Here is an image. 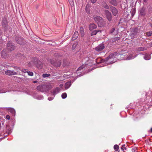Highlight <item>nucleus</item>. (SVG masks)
<instances>
[{
	"instance_id": "16",
	"label": "nucleus",
	"mask_w": 152,
	"mask_h": 152,
	"mask_svg": "<svg viewBox=\"0 0 152 152\" xmlns=\"http://www.w3.org/2000/svg\"><path fill=\"white\" fill-rule=\"evenodd\" d=\"M102 6L104 9L107 10H109L110 9V6H109L105 2H102Z\"/></svg>"
},
{
	"instance_id": "21",
	"label": "nucleus",
	"mask_w": 152,
	"mask_h": 152,
	"mask_svg": "<svg viewBox=\"0 0 152 152\" xmlns=\"http://www.w3.org/2000/svg\"><path fill=\"white\" fill-rule=\"evenodd\" d=\"M80 33L81 37H83L84 36L85 33L83 28L82 26H81L80 29Z\"/></svg>"
},
{
	"instance_id": "64",
	"label": "nucleus",
	"mask_w": 152,
	"mask_h": 152,
	"mask_svg": "<svg viewBox=\"0 0 152 152\" xmlns=\"http://www.w3.org/2000/svg\"><path fill=\"white\" fill-rule=\"evenodd\" d=\"M62 85H63V84H61L60 85V86H62Z\"/></svg>"
},
{
	"instance_id": "33",
	"label": "nucleus",
	"mask_w": 152,
	"mask_h": 152,
	"mask_svg": "<svg viewBox=\"0 0 152 152\" xmlns=\"http://www.w3.org/2000/svg\"><path fill=\"white\" fill-rule=\"evenodd\" d=\"M146 34L148 36H151L152 34V31L147 32L146 33Z\"/></svg>"
},
{
	"instance_id": "1",
	"label": "nucleus",
	"mask_w": 152,
	"mask_h": 152,
	"mask_svg": "<svg viewBox=\"0 0 152 152\" xmlns=\"http://www.w3.org/2000/svg\"><path fill=\"white\" fill-rule=\"evenodd\" d=\"M51 88L50 85H41L37 87V89L41 92H44L48 91Z\"/></svg>"
},
{
	"instance_id": "44",
	"label": "nucleus",
	"mask_w": 152,
	"mask_h": 152,
	"mask_svg": "<svg viewBox=\"0 0 152 152\" xmlns=\"http://www.w3.org/2000/svg\"><path fill=\"white\" fill-rule=\"evenodd\" d=\"M6 118L8 120H10V116L9 115H7L6 116Z\"/></svg>"
},
{
	"instance_id": "8",
	"label": "nucleus",
	"mask_w": 152,
	"mask_h": 152,
	"mask_svg": "<svg viewBox=\"0 0 152 152\" xmlns=\"http://www.w3.org/2000/svg\"><path fill=\"white\" fill-rule=\"evenodd\" d=\"M104 12L106 18L109 22H111L112 20V15L111 12L106 10H104Z\"/></svg>"
},
{
	"instance_id": "30",
	"label": "nucleus",
	"mask_w": 152,
	"mask_h": 152,
	"mask_svg": "<svg viewBox=\"0 0 152 152\" xmlns=\"http://www.w3.org/2000/svg\"><path fill=\"white\" fill-rule=\"evenodd\" d=\"M134 33L135 34H136L138 32V28H134L132 30Z\"/></svg>"
},
{
	"instance_id": "26",
	"label": "nucleus",
	"mask_w": 152,
	"mask_h": 152,
	"mask_svg": "<svg viewBox=\"0 0 152 152\" xmlns=\"http://www.w3.org/2000/svg\"><path fill=\"white\" fill-rule=\"evenodd\" d=\"M50 74H43L42 75V76L43 78H45L46 77H48L50 76Z\"/></svg>"
},
{
	"instance_id": "38",
	"label": "nucleus",
	"mask_w": 152,
	"mask_h": 152,
	"mask_svg": "<svg viewBox=\"0 0 152 152\" xmlns=\"http://www.w3.org/2000/svg\"><path fill=\"white\" fill-rule=\"evenodd\" d=\"M28 75L30 76H32L33 75V72H28Z\"/></svg>"
},
{
	"instance_id": "46",
	"label": "nucleus",
	"mask_w": 152,
	"mask_h": 152,
	"mask_svg": "<svg viewBox=\"0 0 152 152\" xmlns=\"http://www.w3.org/2000/svg\"><path fill=\"white\" fill-rule=\"evenodd\" d=\"M16 70L18 72V70H20V68L18 67H16L15 68Z\"/></svg>"
},
{
	"instance_id": "62",
	"label": "nucleus",
	"mask_w": 152,
	"mask_h": 152,
	"mask_svg": "<svg viewBox=\"0 0 152 152\" xmlns=\"http://www.w3.org/2000/svg\"><path fill=\"white\" fill-rule=\"evenodd\" d=\"M1 31H0V35L1 34Z\"/></svg>"
},
{
	"instance_id": "63",
	"label": "nucleus",
	"mask_w": 152,
	"mask_h": 152,
	"mask_svg": "<svg viewBox=\"0 0 152 152\" xmlns=\"http://www.w3.org/2000/svg\"><path fill=\"white\" fill-rule=\"evenodd\" d=\"M114 63V62H110L109 63H110V64H112V63Z\"/></svg>"
},
{
	"instance_id": "41",
	"label": "nucleus",
	"mask_w": 152,
	"mask_h": 152,
	"mask_svg": "<svg viewBox=\"0 0 152 152\" xmlns=\"http://www.w3.org/2000/svg\"><path fill=\"white\" fill-rule=\"evenodd\" d=\"M110 59V58L109 57V56H108L107 57L104 59V61H108Z\"/></svg>"
},
{
	"instance_id": "13",
	"label": "nucleus",
	"mask_w": 152,
	"mask_h": 152,
	"mask_svg": "<svg viewBox=\"0 0 152 152\" xmlns=\"http://www.w3.org/2000/svg\"><path fill=\"white\" fill-rule=\"evenodd\" d=\"M97 27V26L94 23H90L88 25L89 29L91 31L93 30V29H96Z\"/></svg>"
},
{
	"instance_id": "40",
	"label": "nucleus",
	"mask_w": 152,
	"mask_h": 152,
	"mask_svg": "<svg viewBox=\"0 0 152 152\" xmlns=\"http://www.w3.org/2000/svg\"><path fill=\"white\" fill-rule=\"evenodd\" d=\"M105 61H104V59H102L100 60V61L98 63V62H97V63L98 64H99L101 63L104 62Z\"/></svg>"
},
{
	"instance_id": "3",
	"label": "nucleus",
	"mask_w": 152,
	"mask_h": 152,
	"mask_svg": "<svg viewBox=\"0 0 152 152\" xmlns=\"http://www.w3.org/2000/svg\"><path fill=\"white\" fill-rule=\"evenodd\" d=\"M94 19L96 23H97L99 27H103L105 24L104 19L99 16H97L94 17Z\"/></svg>"
},
{
	"instance_id": "51",
	"label": "nucleus",
	"mask_w": 152,
	"mask_h": 152,
	"mask_svg": "<svg viewBox=\"0 0 152 152\" xmlns=\"http://www.w3.org/2000/svg\"><path fill=\"white\" fill-rule=\"evenodd\" d=\"M81 75V74H80V75H77V77H80V76H81L82 75Z\"/></svg>"
},
{
	"instance_id": "24",
	"label": "nucleus",
	"mask_w": 152,
	"mask_h": 152,
	"mask_svg": "<svg viewBox=\"0 0 152 152\" xmlns=\"http://www.w3.org/2000/svg\"><path fill=\"white\" fill-rule=\"evenodd\" d=\"M9 111L10 113H12V114H14V115L15 114V110L12 108H10L9 109Z\"/></svg>"
},
{
	"instance_id": "6",
	"label": "nucleus",
	"mask_w": 152,
	"mask_h": 152,
	"mask_svg": "<svg viewBox=\"0 0 152 152\" xmlns=\"http://www.w3.org/2000/svg\"><path fill=\"white\" fill-rule=\"evenodd\" d=\"M2 25V27L4 31H6L8 28V26L7 18L5 17L3 18Z\"/></svg>"
},
{
	"instance_id": "34",
	"label": "nucleus",
	"mask_w": 152,
	"mask_h": 152,
	"mask_svg": "<svg viewBox=\"0 0 152 152\" xmlns=\"http://www.w3.org/2000/svg\"><path fill=\"white\" fill-rule=\"evenodd\" d=\"M32 64H33V61L29 62L28 64V66L29 67H31L33 66Z\"/></svg>"
},
{
	"instance_id": "2",
	"label": "nucleus",
	"mask_w": 152,
	"mask_h": 152,
	"mask_svg": "<svg viewBox=\"0 0 152 152\" xmlns=\"http://www.w3.org/2000/svg\"><path fill=\"white\" fill-rule=\"evenodd\" d=\"M14 41L18 44L22 46L25 45L27 43L26 40L20 36L15 37Z\"/></svg>"
},
{
	"instance_id": "9",
	"label": "nucleus",
	"mask_w": 152,
	"mask_h": 152,
	"mask_svg": "<svg viewBox=\"0 0 152 152\" xmlns=\"http://www.w3.org/2000/svg\"><path fill=\"white\" fill-rule=\"evenodd\" d=\"M9 52L7 49H4L1 53V56L3 58H8L9 56Z\"/></svg>"
},
{
	"instance_id": "39",
	"label": "nucleus",
	"mask_w": 152,
	"mask_h": 152,
	"mask_svg": "<svg viewBox=\"0 0 152 152\" xmlns=\"http://www.w3.org/2000/svg\"><path fill=\"white\" fill-rule=\"evenodd\" d=\"M115 30V29L114 28H112L110 30V33L111 34H112L113 33V32H114V31Z\"/></svg>"
},
{
	"instance_id": "61",
	"label": "nucleus",
	"mask_w": 152,
	"mask_h": 152,
	"mask_svg": "<svg viewBox=\"0 0 152 152\" xmlns=\"http://www.w3.org/2000/svg\"><path fill=\"white\" fill-rule=\"evenodd\" d=\"M150 25L151 26V27H152V23H151L150 24Z\"/></svg>"
},
{
	"instance_id": "59",
	"label": "nucleus",
	"mask_w": 152,
	"mask_h": 152,
	"mask_svg": "<svg viewBox=\"0 0 152 152\" xmlns=\"http://www.w3.org/2000/svg\"><path fill=\"white\" fill-rule=\"evenodd\" d=\"M124 150H126V148L125 147H124Z\"/></svg>"
},
{
	"instance_id": "5",
	"label": "nucleus",
	"mask_w": 152,
	"mask_h": 152,
	"mask_svg": "<svg viewBox=\"0 0 152 152\" xmlns=\"http://www.w3.org/2000/svg\"><path fill=\"white\" fill-rule=\"evenodd\" d=\"M15 48V46L12 43L11 41H9L7 45V50L10 52L14 50Z\"/></svg>"
},
{
	"instance_id": "7",
	"label": "nucleus",
	"mask_w": 152,
	"mask_h": 152,
	"mask_svg": "<svg viewBox=\"0 0 152 152\" xmlns=\"http://www.w3.org/2000/svg\"><path fill=\"white\" fill-rule=\"evenodd\" d=\"M33 63L39 69H42L43 67V64L42 62L37 58L34 59L33 61Z\"/></svg>"
},
{
	"instance_id": "50",
	"label": "nucleus",
	"mask_w": 152,
	"mask_h": 152,
	"mask_svg": "<svg viewBox=\"0 0 152 152\" xmlns=\"http://www.w3.org/2000/svg\"><path fill=\"white\" fill-rule=\"evenodd\" d=\"M37 82V81H36V80H35V81H33V83H36Z\"/></svg>"
},
{
	"instance_id": "20",
	"label": "nucleus",
	"mask_w": 152,
	"mask_h": 152,
	"mask_svg": "<svg viewBox=\"0 0 152 152\" xmlns=\"http://www.w3.org/2000/svg\"><path fill=\"white\" fill-rule=\"evenodd\" d=\"M71 81L66 82L65 84V88L66 89H68L71 86Z\"/></svg>"
},
{
	"instance_id": "31",
	"label": "nucleus",
	"mask_w": 152,
	"mask_h": 152,
	"mask_svg": "<svg viewBox=\"0 0 152 152\" xmlns=\"http://www.w3.org/2000/svg\"><path fill=\"white\" fill-rule=\"evenodd\" d=\"M47 41H49V42H51L53 44H50V43H49L48 44L50 45H51L53 46H55L56 45V44L55 43V42L52 40H48Z\"/></svg>"
},
{
	"instance_id": "15",
	"label": "nucleus",
	"mask_w": 152,
	"mask_h": 152,
	"mask_svg": "<svg viewBox=\"0 0 152 152\" xmlns=\"http://www.w3.org/2000/svg\"><path fill=\"white\" fill-rule=\"evenodd\" d=\"M60 89L58 87H56L53 91H51V92L53 95L55 96L56 95L59 93L60 91Z\"/></svg>"
},
{
	"instance_id": "55",
	"label": "nucleus",
	"mask_w": 152,
	"mask_h": 152,
	"mask_svg": "<svg viewBox=\"0 0 152 152\" xmlns=\"http://www.w3.org/2000/svg\"><path fill=\"white\" fill-rule=\"evenodd\" d=\"M143 1L144 2H146L147 1V0H143Z\"/></svg>"
},
{
	"instance_id": "58",
	"label": "nucleus",
	"mask_w": 152,
	"mask_h": 152,
	"mask_svg": "<svg viewBox=\"0 0 152 152\" xmlns=\"http://www.w3.org/2000/svg\"><path fill=\"white\" fill-rule=\"evenodd\" d=\"M134 11V10H133L132 11V15L133 16L134 15V14L133 13V11Z\"/></svg>"
},
{
	"instance_id": "19",
	"label": "nucleus",
	"mask_w": 152,
	"mask_h": 152,
	"mask_svg": "<svg viewBox=\"0 0 152 152\" xmlns=\"http://www.w3.org/2000/svg\"><path fill=\"white\" fill-rule=\"evenodd\" d=\"M6 129L7 130L6 133L8 134H9L11 132V129L10 126L8 124L6 125Z\"/></svg>"
},
{
	"instance_id": "28",
	"label": "nucleus",
	"mask_w": 152,
	"mask_h": 152,
	"mask_svg": "<svg viewBox=\"0 0 152 152\" xmlns=\"http://www.w3.org/2000/svg\"><path fill=\"white\" fill-rule=\"evenodd\" d=\"M97 33L96 30L93 31L90 34L91 36H92L96 35Z\"/></svg>"
},
{
	"instance_id": "17",
	"label": "nucleus",
	"mask_w": 152,
	"mask_h": 152,
	"mask_svg": "<svg viewBox=\"0 0 152 152\" xmlns=\"http://www.w3.org/2000/svg\"><path fill=\"white\" fill-rule=\"evenodd\" d=\"M109 2L112 5L116 6L118 4L116 0H108Z\"/></svg>"
},
{
	"instance_id": "14",
	"label": "nucleus",
	"mask_w": 152,
	"mask_h": 152,
	"mask_svg": "<svg viewBox=\"0 0 152 152\" xmlns=\"http://www.w3.org/2000/svg\"><path fill=\"white\" fill-rule=\"evenodd\" d=\"M5 73L8 75H17V73L14 71L8 70L5 71Z\"/></svg>"
},
{
	"instance_id": "49",
	"label": "nucleus",
	"mask_w": 152,
	"mask_h": 152,
	"mask_svg": "<svg viewBox=\"0 0 152 152\" xmlns=\"http://www.w3.org/2000/svg\"><path fill=\"white\" fill-rule=\"evenodd\" d=\"M27 69H24L23 70V72H26L27 71Z\"/></svg>"
},
{
	"instance_id": "45",
	"label": "nucleus",
	"mask_w": 152,
	"mask_h": 152,
	"mask_svg": "<svg viewBox=\"0 0 152 152\" xmlns=\"http://www.w3.org/2000/svg\"><path fill=\"white\" fill-rule=\"evenodd\" d=\"M91 1L93 4L95 3L96 1L97 0H90Z\"/></svg>"
},
{
	"instance_id": "36",
	"label": "nucleus",
	"mask_w": 152,
	"mask_h": 152,
	"mask_svg": "<svg viewBox=\"0 0 152 152\" xmlns=\"http://www.w3.org/2000/svg\"><path fill=\"white\" fill-rule=\"evenodd\" d=\"M133 56L132 55H130L129 56H128L127 58L128 60H130L133 58Z\"/></svg>"
},
{
	"instance_id": "25",
	"label": "nucleus",
	"mask_w": 152,
	"mask_h": 152,
	"mask_svg": "<svg viewBox=\"0 0 152 152\" xmlns=\"http://www.w3.org/2000/svg\"><path fill=\"white\" fill-rule=\"evenodd\" d=\"M78 44V43L77 42H76L74 44L72 45V50H74L75 49L77 45Z\"/></svg>"
},
{
	"instance_id": "53",
	"label": "nucleus",
	"mask_w": 152,
	"mask_h": 152,
	"mask_svg": "<svg viewBox=\"0 0 152 152\" xmlns=\"http://www.w3.org/2000/svg\"><path fill=\"white\" fill-rule=\"evenodd\" d=\"M121 150L123 151H124V148L122 147L121 148Z\"/></svg>"
},
{
	"instance_id": "29",
	"label": "nucleus",
	"mask_w": 152,
	"mask_h": 152,
	"mask_svg": "<svg viewBox=\"0 0 152 152\" xmlns=\"http://www.w3.org/2000/svg\"><path fill=\"white\" fill-rule=\"evenodd\" d=\"M74 37H75V38H77L78 36V33L77 31L75 32L74 34L73 35Z\"/></svg>"
},
{
	"instance_id": "35",
	"label": "nucleus",
	"mask_w": 152,
	"mask_h": 152,
	"mask_svg": "<svg viewBox=\"0 0 152 152\" xmlns=\"http://www.w3.org/2000/svg\"><path fill=\"white\" fill-rule=\"evenodd\" d=\"M85 10L86 12L88 14L90 13V11L88 8H87L86 7Z\"/></svg>"
},
{
	"instance_id": "10",
	"label": "nucleus",
	"mask_w": 152,
	"mask_h": 152,
	"mask_svg": "<svg viewBox=\"0 0 152 152\" xmlns=\"http://www.w3.org/2000/svg\"><path fill=\"white\" fill-rule=\"evenodd\" d=\"M110 11L112 12L113 15L114 16H116L118 13L117 9L115 7L110 6Z\"/></svg>"
},
{
	"instance_id": "12",
	"label": "nucleus",
	"mask_w": 152,
	"mask_h": 152,
	"mask_svg": "<svg viewBox=\"0 0 152 152\" xmlns=\"http://www.w3.org/2000/svg\"><path fill=\"white\" fill-rule=\"evenodd\" d=\"M146 8L143 6L141 8L140 10V14L139 15L142 16H144L146 15Z\"/></svg>"
},
{
	"instance_id": "11",
	"label": "nucleus",
	"mask_w": 152,
	"mask_h": 152,
	"mask_svg": "<svg viewBox=\"0 0 152 152\" xmlns=\"http://www.w3.org/2000/svg\"><path fill=\"white\" fill-rule=\"evenodd\" d=\"M104 44H102L99 45L94 49L96 51L99 52L102 51L104 48Z\"/></svg>"
},
{
	"instance_id": "48",
	"label": "nucleus",
	"mask_w": 152,
	"mask_h": 152,
	"mask_svg": "<svg viewBox=\"0 0 152 152\" xmlns=\"http://www.w3.org/2000/svg\"><path fill=\"white\" fill-rule=\"evenodd\" d=\"M96 31H97V33L99 32H100V33H101V32L102 31V30H96Z\"/></svg>"
},
{
	"instance_id": "4",
	"label": "nucleus",
	"mask_w": 152,
	"mask_h": 152,
	"mask_svg": "<svg viewBox=\"0 0 152 152\" xmlns=\"http://www.w3.org/2000/svg\"><path fill=\"white\" fill-rule=\"evenodd\" d=\"M49 61L52 65L56 67H59L61 64V60H54L52 59H50Z\"/></svg>"
},
{
	"instance_id": "32",
	"label": "nucleus",
	"mask_w": 152,
	"mask_h": 152,
	"mask_svg": "<svg viewBox=\"0 0 152 152\" xmlns=\"http://www.w3.org/2000/svg\"><path fill=\"white\" fill-rule=\"evenodd\" d=\"M114 149L116 151H117L118 150L119 147L118 145H115L114 146Z\"/></svg>"
},
{
	"instance_id": "60",
	"label": "nucleus",
	"mask_w": 152,
	"mask_h": 152,
	"mask_svg": "<svg viewBox=\"0 0 152 152\" xmlns=\"http://www.w3.org/2000/svg\"><path fill=\"white\" fill-rule=\"evenodd\" d=\"M124 146H125V145H122V147H123L124 148Z\"/></svg>"
},
{
	"instance_id": "22",
	"label": "nucleus",
	"mask_w": 152,
	"mask_h": 152,
	"mask_svg": "<svg viewBox=\"0 0 152 152\" xmlns=\"http://www.w3.org/2000/svg\"><path fill=\"white\" fill-rule=\"evenodd\" d=\"M146 49V48L145 47H139L137 49V50L139 51H143Z\"/></svg>"
},
{
	"instance_id": "56",
	"label": "nucleus",
	"mask_w": 152,
	"mask_h": 152,
	"mask_svg": "<svg viewBox=\"0 0 152 152\" xmlns=\"http://www.w3.org/2000/svg\"><path fill=\"white\" fill-rule=\"evenodd\" d=\"M150 131L152 133V127Z\"/></svg>"
},
{
	"instance_id": "18",
	"label": "nucleus",
	"mask_w": 152,
	"mask_h": 152,
	"mask_svg": "<svg viewBox=\"0 0 152 152\" xmlns=\"http://www.w3.org/2000/svg\"><path fill=\"white\" fill-rule=\"evenodd\" d=\"M118 53L116 52H114L112 53L109 55V57L111 58H114L117 55Z\"/></svg>"
},
{
	"instance_id": "23",
	"label": "nucleus",
	"mask_w": 152,
	"mask_h": 152,
	"mask_svg": "<svg viewBox=\"0 0 152 152\" xmlns=\"http://www.w3.org/2000/svg\"><path fill=\"white\" fill-rule=\"evenodd\" d=\"M144 58L146 60H148L151 58V56L150 55H145Z\"/></svg>"
},
{
	"instance_id": "42",
	"label": "nucleus",
	"mask_w": 152,
	"mask_h": 152,
	"mask_svg": "<svg viewBox=\"0 0 152 152\" xmlns=\"http://www.w3.org/2000/svg\"><path fill=\"white\" fill-rule=\"evenodd\" d=\"M54 98L52 97H49L48 98V99L49 100V101H51Z\"/></svg>"
},
{
	"instance_id": "52",
	"label": "nucleus",
	"mask_w": 152,
	"mask_h": 152,
	"mask_svg": "<svg viewBox=\"0 0 152 152\" xmlns=\"http://www.w3.org/2000/svg\"><path fill=\"white\" fill-rule=\"evenodd\" d=\"M82 66L83 67V68H85V67L86 66V65H83Z\"/></svg>"
},
{
	"instance_id": "43",
	"label": "nucleus",
	"mask_w": 152,
	"mask_h": 152,
	"mask_svg": "<svg viewBox=\"0 0 152 152\" xmlns=\"http://www.w3.org/2000/svg\"><path fill=\"white\" fill-rule=\"evenodd\" d=\"M83 69V67L82 66H81L78 68V69H77V70H78V71L80 70Z\"/></svg>"
},
{
	"instance_id": "37",
	"label": "nucleus",
	"mask_w": 152,
	"mask_h": 152,
	"mask_svg": "<svg viewBox=\"0 0 152 152\" xmlns=\"http://www.w3.org/2000/svg\"><path fill=\"white\" fill-rule=\"evenodd\" d=\"M125 20L124 19H122L121 18L119 21V24L120 23H122L123 22H124Z\"/></svg>"
},
{
	"instance_id": "54",
	"label": "nucleus",
	"mask_w": 152,
	"mask_h": 152,
	"mask_svg": "<svg viewBox=\"0 0 152 152\" xmlns=\"http://www.w3.org/2000/svg\"><path fill=\"white\" fill-rule=\"evenodd\" d=\"M132 151L133 152H135V150L134 148H133L132 149Z\"/></svg>"
},
{
	"instance_id": "47",
	"label": "nucleus",
	"mask_w": 152,
	"mask_h": 152,
	"mask_svg": "<svg viewBox=\"0 0 152 152\" xmlns=\"http://www.w3.org/2000/svg\"><path fill=\"white\" fill-rule=\"evenodd\" d=\"M76 38H75V37H74L73 36H72V41H74L75 40Z\"/></svg>"
},
{
	"instance_id": "57",
	"label": "nucleus",
	"mask_w": 152,
	"mask_h": 152,
	"mask_svg": "<svg viewBox=\"0 0 152 152\" xmlns=\"http://www.w3.org/2000/svg\"><path fill=\"white\" fill-rule=\"evenodd\" d=\"M3 48L2 46H0V50L1 49Z\"/></svg>"
},
{
	"instance_id": "27",
	"label": "nucleus",
	"mask_w": 152,
	"mask_h": 152,
	"mask_svg": "<svg viewBox=\"0 0 152 152\" xmlns=\"http://www.w3.org/2000/svg\"><path fill=\"white\" fill-rule=\"evenodd\" d=\"M67 95L66 93H64L61 95V97L63 99H65L67 97Z\"/></svg>"
}]
</instances>
